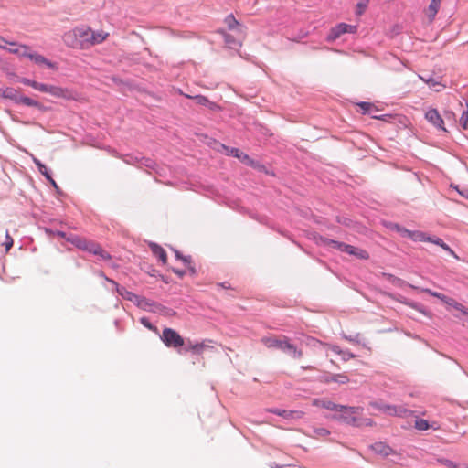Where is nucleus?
Masks as SVG:
<instances>
[{
  "mask_svg": "<svg viewBox=\"0 0 468 468\" xmlns=\"http://www.w3.org/2000/svg\"><path fill=\"white\" fill-rule=\"evenodd\" d=\"M340 412V418L347 424L356 427L372 426L374 424L371 419L362 417L363 408L343 406Z\"/></svg>",
  "mask_w": 468,
  "mask_h": 468,
  "instance_id": "7ed1b4c3",
  "label": "nucleus"
},
{
  "mask_svg": "<svg viewBox=\"0 0 468 468\" xmlns=\"http://www.w3.org/2000/svg\"><path fill=\"white\" fill-rule=\"evenodd\" d=\"M218 33L221 34L224 37L225 44L229 48H236L241 46V41L237 39L234 36L227 33L225 30L220 29Z\"/></svg>",
  "mask_w": 468,
  "mask_h": 468,
  "instance_id": "2eb2a0df",
  "label": "nucleus"
},
{
  "mask_svg": "<svg viewBox=\"0 0 468 468\" xmlns=\"http://www.w3.org/2000/svg\"><path fill=\"white\" fill-rule=\"evenodd\" d=\"M466 106L467 109L463 111L461 117H468V104Z\"/></svg>",
  "mask_w": 468,
  "mask_h": 468,
  "instance_id": "3c124183",
  "label": "nucleus"
},
{
  "mask_svg": "<svg viewBox=\"0 0 468 468\" xmlns=\"http://www.w3.org/2000/svg\"><path fill=\"white\" fill-rule=\"evenodd\" d=\"M440 247L442 248L445 251L449 252L454 258L458 259V256L455 254V252L446 243L442 242Z\"/></svg>",
  "mask_w": 468,
  "mask_h": 468,
  "instance_id": "e433bc0d",
  "label": "nucleus"
},
{
  "mask_svg": "<svg viewBox=\"0 0 468 468\" xmlns=\"http://www.w3.org/2000/svg\"><path fill=\"white\" fill-rule=\"evenodd\" d=\"M397 115H392V114H388V113H385V114H381V115H374L373 117H383V118H386V117H396Z\"/></svg>",
  "mask_w": 468,
  "mask_h": 468,
  "instance_id": "09e8293b",
  "label": "nucleus"
},
{
  "mask_svg": "<svg viewBox=\"0 0 468 468\" xmlns=\"http://www.w3.org/2000/svg\"><path fill=\"white\" fill-rule=\"evenodd\" d=\"M89 27L80 26L67 31L63 35V41L65 45L75 49H88Z\"/></svg>",
  "mask_w": 468,
  "mask_h": 468,
  "instance_id": "f03ea898",
  "label": "nucleus"
},
{
  "mask_svg": "<svg viewBox=\"0 0 468 468\" xmlns=\"http://www.w3.org/2000/svg\"><path fill=\"white\" fill-rule=\"evenodd\" d=\"M370 406L390 416L404 417L410 412L409 410L402 406H391L378 402H371Z\"/></svg>",
  "mask_w": 468,
  "mask_h": 468,
  "instance_id": "423d86ee",
  "label": "nucleus"
},
{
  "mask_svg": "<svg viewBox=\"0 0 468 468\" xmlns=\"http://www.w3.org/2000/svg\"><path fill=\"white\" fill-rule=\"evenodd\" d=\"M410 239L414 241H429L431 240V237H428L422 231H412V234H410Z\"/></svg>",
  "mask_w": 468,
  "mask_h": 468,
  "instance_id": "a878e982",
  "label": "nucleus"
},
{
  "mask_svg": "<svg viewBox=\"0 0 468 468\" xmlns=\"http://www.w3.org/2000/svg\"><path fill=\"white\" fill-rule=\"evenodd\" d=\"M436 85L441 86L439 83H437V82H433V81H432V86H436Z\"/></svg>",
  "mask_w": 468,
  "mask_h": 468,
  "instance_id": "6e6d98bb",
  "label": "nucleus"
},
{
  "mask_svg": "<svg viewBox=\"0 0 468 468\" xmlns=\"http://www.w3.org/2000/svg\"><path fill=\"white\" fill-rule=\"evenodd\" d=\"M332 380L339 384H346L349 378L346 374L342 373L332 375Z\"/></svg>",
  "mask_w": 468,
  "mask_h": 468,
  "instance_id": "c85d7f7f",
  "label": "nucleus"
},
{
  "mask_svg": "<svg viewBox=\"0 0 468 468\" xmlns=\"http://www.w3.org/2000/svg\"><path fill=\"white\" fill-rule=\"evenodd\" d=\"M322 380H323L324 383L334 382V381L332 380V375H326V376H324Z\"/></svg>",
  "mask_w": 468,
  "mask_h": 468,
  "instance_id": "c03bdc74",
  "label": "nucleus"
},
{
  "mask_svg": "<svg viewBox=\"0 0 468 468\" xmlns=\"http://www.w3.org/2000/svg\"><path fill=\"white\" fill-rule=\"evenodd\" d=\"M161 338L168 347L177 348L185 344L183 337L171 328L164 329Z\"/></svg>",
  "mask_w": 468,
  "mask_h": 468,
  "instance_id": "39448f33",
  "label": "nucleus"
},
{
  "mask_svg": "<svg viewBox=\"0 0 468 468\" xmlns=\"http://www.w3.org/2000/svg\"><path fill=\"white\" fill-rule=\"evenodd\" d=\"M388 227H389L392 230H396V231H397V232H399V233L400 232V230H401V229H402V227H400L399 225H398V224H393V223H390V224L388 225Z\"/></svg>",
  "mask_w": 468,
  "mask_h": 468,
  "instance_id": "79ce46f5",
  "label": "nucleus"
},
{
  "mask_svg": "<svg viewBox=\"0 0 468 468\" xmlns=\"http://www.w3.org/2000/svg\"><path fill=\"white\" fill-rule=\"evenodd\" d=\"M303 415L302 410H286L285 419H301Z\"/></svg>",
  "mask_w": 468,
  "mask_h": 468,
  "instance_id": "c756f323",
  "label": "nucleus"
},
{
  "mask_svg": "<svg viewBox=\"0 0 468 468\" xmlns=\"http://www.w3.org/2000/svg\"><path fill=\"white\" fill-rule=\"evenodd\" d=\"M148 329H152V325L148 323L147 324Z\"/></svg>",
  "mask_w": 468,
  "mask_h": 468,
  "instance_id": "13d9d810",
  "label": "nucleus"
},
{
  "mask_svg": "<svg viewBox=\"0 0 468 468\" xmlns=\"http://www.w3.org/2000/svg\"><path fill=\"white\" fill-rule=\"evenodd\" d=\"M348 249H346V253H348L350 255H354L358 259L362 260H367L369 258V254L367 250L354 247L352 245L347 246Z\"/></svg>",
  "mask_w": 468,
  "mask_h": 468,
  "instance_id": "6ab92c4d",
  "label": "nucleus"
},
{
  "mask_svg": "<svg viewBox=\"0 0 468 468\" xmlns=\"http://www.w3.org/2000/svg\"><path fill=\"white\" fill-rule=\"evenodd\" d=\"M421 292H426L433 297H436L438 299H440L441 301H442L443 303H446L447 300L449 297H447L446 295L441 293V292H433L430 289H421Z\"/></svg>",
  "mask_w": 468,
  "mask_h": 468,
  "instance_id": "cd10ccee",
  "label": "nucleus"
},
{
  "mask_svg": "<svg viewBox=\"0 0 468 468\" xmlns=\"http://www.w3.org/2000/svg\"><path fill=\"white\" fill-rule=\"evenodd\" d=\"M356 26L348 25L346 23H339L335 27L331 28L326 37V40L328 42H333L345 33H356Z\"/></svg>",
  "mask_w": 468,
  "mask_h": 468,
  "instance_id": "0eeeda50",
  "label": "nucleus"
},
{
  "mask_svg": "<svg viewBox=\"0 0 468 468\" xmlns=\"http://www.w3.org/2000/svg\"><path fill=\"white\" fill-rule=\"evenodd\" d=\"M446 304L452 306L454 309L460 311L462 314L468 315V308L463 306L462 303L456 302L454 299L449 297L446 302Z\"/></svg>",
  "mask_w": 468,
  "mask_h": 468,
  "instance_id": "393cba45",
  "label": "nucleus"
},
{
  "mask_svg": "<svg viewBox=\"0 0 468 468\" xmlns=\"http://www.w3.org/2000/svg\"><path fill=\"white\" fill-rule=\"evenodd\" d=\"M303 369H307V370H313L314 367L313 366H306V367H303Z\"/></svg>",
  "mask_w": 468,
  "mask_h": 468,
  "instance_id": "603ef678",
  "label": "nucleus"
},
{
  "mask_svg": "<svg viewBox=\"0 0 468 468\" xmlns=\"http://www.w3.org/2000/svg\"><path fill=\"white\" fill-rule=\"evenodd\" d=\"M409 286L411 287V288L416 289V287L414 285L410 284Z\"/></svg>",
  "mask_w": 468,
  "mask_h": 468,
  "instance_id": "bf43d9fd",
  "label": "nucleus"
},
{
  "mask_svg": "<svg viewBox=\"0 0 468 468\" xmlns=\"http://www.w3.org/2000/svg\"><path fill=\"white\" fill-rule=\"evenodd\" d=\"M276 468H282V467H276Z\"/></svg>",
  "mask_w": 468,
  "mask_h": 468,
  "instance_id": "052dcab7",
  "label": "nucleus"
},
{
  "mask_svg": "<svg viewBox=\"0 0 468 468\" xmlns=\"http://www.w3.org/2000/svg\"><path fill=\"white\" fill-rule=\"evenodd\" d=\"M176 258L181 259V260H182V261H184L185 262H187V261H188V260H187V258H186V257H182V256H180V254H179L178 252H176Z\"/></svg>",
  "mask_w": 468,
  "mask_h": 468,
  "instance_id": "8fccbe9b",
  "label": "nucleus"
},
{
  "mask_svg": "<svg viewBox=\"0 0 468 468\" xmlns=\"http://www.w3.org/2000/svg\"><path fill=\"white\" fill-rule=\"evenodd\" d=\"M30 87H32L33 89H35L37 90L44 92V90L46 89V84L40 83V82H37V81L32 80V81L30 83Z\"/></svg>",
  "mask_w": 468,
  "mask_h": 468,
  "instance_id": "c9c22d12",
  "label": "nucleus"
},
{
  "mask_svg": "<svg viewBox=\"0 0 468 468\" xmlns=\"http://www.w3.org/2000/svg\"><path fill=\"white\" fill-rule=\"evenodd\" d=\"M184 95V93H182ZM186 98L192 99L195 101L196 104L204 106L211 110L212 112H217L220 109V107L215 102L210 101L207 97L202 95H192V94H185Z\"/></svg>",
  "mask_w": 468,
  "mask_h": 468,
  "instance_id": "1a4fd4ad",
  "label": "nucleus"
},
{
  "mask_svg": "<svg viewBox=\"0 0 468 468\" xmlns=\"http://www.w3.org/2000/svg\"><path fill=\"white\" fill-rule=\"evenodd\" d=\"M322 242L325 246H328L330 248H333V249H335V250H338L344 251V252H346V249H348L347 248L348 244H346L344 242H339L336 240H333V239H322Z\"/></svg>",
  "mask_w": 468,
  "mask_h": 468,
  "instance_id": "aec40b11",
  "label": "nucleus"
},
{
  "mask_svg": "<svg viewBox=\"0 0 468 468\" xmlns=\"http://www.w3.org/2000/svg\"><path fill=\"white\" fill-rule=\"evenodd\" d=\"M424 117H441V116L436 109H431L425 113Z\"/></svg>",
  "mask_w": 468,
  "mask_h": 468,
  "instance_id": "4c0bfd02",
  "label": "nucleus"
},
{
  "mask_svg": "<svg viewBox=\"0 0 468 468\" xmlns=\"http://www.w3.org/2000/svg\"><path fill=\"white\" fill-rule=\"evenodd\" d=\"M20 81H21L23 84H25V85L30 86V83H31L32 80H30V79H27V78H22V79L20 80Z\"/></svg>",
  "mask_w": 468,
  "mask_h": 468,
  "instance_id": "49530a36",
  "label": "nucleus"
},
{
  "mask_svg": "<svg viewBox=\"0 0 468 468\" xmlns=\"http://www.w3.org/2000/svg\"><path fill=\"white\" fill-rule=\"evenodd\" d=\"M211 341L208 340V341H204V342H201V343H196V344H192V343H189L186 349L193 352L194 354H197V355H200L203 353V351L205 349H210V348H213L211 346H209L207 343H210Z\"/></svg>",
  "mask_w": 468,
  "mask_h": 468,
  "instance_id": "f3484780",
  "label": "nucleus"
},
{
  "mask_svg": "<svg viewBox=\"0 0 468 468\" xmlns=\"http://www.w3.org/2000/svg\"><path fill=\"white\" fill-rule=\"evenodd\" d=\"M88 40H86V43L88 44V48L99 45L102 42H104L108 37L109 33L105 32L103 30L94 31L89 27V35H88Z\"/></svg>",
  "mask_w": 468,
  "mask_h": 468,
  "instance_id": "6e6552de",
  "label": "nucleus"
},
{
  "mask_svg": "<svg viewBox=\"0 0 468 468\" xmlns=\"http://www.w3.org/2000/svg\"><path fill=\"white\" fill-rule=\"evenodd\" d=\"M148 246L154 256H155L163 265H165L167 262V255L165 249L155 243H148Z\"/></svg>",
  "mask_w": 468,
  "mask_h": 468,
  "instance_id": "4468645a",
  "label": "nucleus"
},
{
  "mask_svg": "<svg viewBox=\"0 0 468 468\" xmlns=\"http://www.w3.org/2000/svg\"><path fill=\"white\" fill-rule=\"evenodd\" d=\"M399 234L402 236V237H408L410 238V234H412V231L411 230H409V229H406L405 228H402Z\"/></svg>",
  "mask_w": 468,
  "mask_h": 468,
  "instance_id": "ea45409f",
  "label": "nucleus"
},
{
  "mask_svg": "<svg viewBox=\"0 0 468 468\" xmlns=\"http://www.w3.org/2000/svg\"><path fill=\"white\" fill-rule=\"evenodd\" d=\"M355 106L357 108L356 112L362 115L370 114L373 112L378 111V107L371 102L362 101L356 103Z\"/></svg>",
  "mask_w": 468,
  "mask_h": 468,
  "instance_id": "dca6fc26",
  "label": "nucleus"
},
{
  "mask_svg": "<svg viewBox=\"0 0 468 468\" xmlns=\"http://www.w3.org/2000/svg\"><path fill=\"white\" fill-rule=\"evenodd\" d=\"M208 144L213 147L215 148L216 150H218V152H222L224 153L226 155H229V156H234L236 157L239 152V149L238 148H234V147H229L219 142H217L215 140H210L208 142Z\"/></svg>",
  "mask_w": 468,
  "mask_h": 468,
  "instance_id": "ddd939ff",
  "label": "nucleus"
},
{
  "mask_svg": "<svg viewBox=\"0 0 468 468\" xmlns=\"http://www.w3.org/2000/svg\"><path fill=\"white\" fill-rule=\"evenodd\" d=\"M353 357H355V355H353L351 353H344L343 354V358L345 360L349 359V358H353Z\"/></svg>",
  "mask_w": 468,
  "mask_h": 468,
  "instance_id": "de8ad7c7",
  "label": "nucleus"
},
{
  "mask_svg": "<svg viewBox=\"0 0 468 468\" xmlns=\"http://www.w3.org/2000/svg\"><path fill=\"white\" fill-rule=\"evenodd\" d=\"M438 462L448 468H459V464L447 459H439Z\"/></svg>",
  "mask_w": 468,
  "mask_h": 468,
  "instance_id": "72a5a7b5",
  "label": "nucleus"
},
{
  "mask_svg": "<svg viewBox=\"0 0 468 468\" xmlns=\"http://www.w3.org/2000/svg\"><path fill=\"white\" fill-rule=\"evenodd\" d=\"M224 22L229 30H236L239 35L245 37L247 29L246 27L241 25L232 14L228 15L225 17Z\"/></svg>",
  "mask_w": 468,
  "mask_h": 468,
  "instance_id": "9b49d317",
  "label": "nucleus"
},
{
  "mask_svg": "<svg viewBox=\"0 0 468 468\" xmlns=\"http://www.w3.org/2000/svg\"><path fill=\"white\" fill-rule=\"evenodd\" d=\"M429 242H432L438 246H441V244H442V242H444V241L440 238H436V239L431 238V240H429Z\"/></svg>",
  "mask_w": 468,
  "mask_h": 468,
  "instance_id": "37998d69",
  "label": "nucleus"
},
{
  "mask_svg": "<svg viewBox=\"0 0 468 468\" xmlns=\"http://www.w3.org/2000/svg\"><path fill=\"white\" fill-rule=\"evenodd\" d=\"M45 93H48L56 98H61L65 100H78V93L68 88H62L55 85L46 84Z\"/></svg>",
  "mask_w": 468,
  "mask_h": 468,
  "instance_id": "20e7f679",
  "label": "nucleus"
},
{
  "mask_svg": "<svg viewBox=\"0 0 468 468\" xmlns=\"http://www.w3.org/2000/svg\"><path fill=\"white\" fill-rule=\"evenodd\" d=\"M236 158H238L240 162H242L243 164H245L249 166H251V167L257 166V163L253 159H251L247 154H245L241 151L239 152Z\"/></svg>",
  "mask_w": 468,
  "mask_h": 468,
  "instance_id": "b1692460",
  "label": "nucleus"
},
{
  "mask_svg": "<svg viewBox=\"0 0 468 468\" xmlns=\"http://www.w3.org/2000/svg\"><path fill=\"white\" fill-rule=\"evenodd\" d=\"M270 411L276 415L285 418L286 410H282L275 409V410H270Z\"/></svg>",
  "mask_w": 468,
  "mask_h": 468,
  "instance_id": "58836bf2",
  "label": "nucleus"
},
{
  "mask_svg": "<svg viewBox=\"0 0 468 468\" xmlns=\"http://www.w3.org/2000/svg\"><path fill=\"white\" fill-rule=\"evenodd\" d=\"M17 101L22 102L23 104L27 105V106H39L37 101H36L28 97H26V96L19 95Z\"/></svg>",
  "mask_w": 468,
  "mask_h": 468,
  "instance_id": "7c9ffc66",
  "label": "nucleus"
},
{
  "mask_svg": "<svg viewBox=\"0 0 468 468\" xmlns=\"http://www.w3.org/2000/svg\"><path fill=\"white\" fill-rule=\"evenodd\" d=\"M7 51L18 56L19 58H27L37 65H45L48 69H57L56 63L47 59L44 56L33 51L30 47L24 44L10 42Z\"/></svg>",
  "mask_w": 468,
  "mask_h": 468,
  "instance_id": "f257e3e1",
  "label": "nucleus"
},
{
  "mask_svg": "<svg viewBox=\"0 0 468 468\" xmlns=\"http://www.w3.org/2000/svg\"><path fill=\"white\" fill-rule=\"evenodd\" d=\"M175 272H176V274H178L179 276H181V277L184 275V271H175Z\"/></svg>",
  "mask_w": 468,
  "mask_h": 468,
  "instance_id": "864d4df0",
  "label": "nucleus"
},
{
  "mask_svg": "<svg viewBox=\"0 0 468 468\" xmlns=\"http://www.w3.org/2000/svg\"><path fill=\"white\" fill-rule=\"evenodd\" d=\"M8 76H9L10 78H13V77H15V74H13V73H9V74H8Z\"/></svg>",
  "mask_w": 468,
  "mask_h": 468,
  "instance_id": "4d7b16f0",
  "label": "nucleus"
},
{
  "mask_svg": "<svg viewBox=\"0 0 468 468\" xmlns=\"http://www.w3.org/2000/svg\"><path fill=\"white\" fill-rule=\"evenodd\" d=\"M314 405L322 407V408H324V409H327L330 410H337V411H340L341 407H342V406L336 405L334 402L329 401V400H318V399L314 400Z\"/></svg>",
  "mask_w": 468,
  "mask_h": 468,
  "instance_id": "4be33fe9",
  "label": "nucleus"
},
{
  "mask_svg": "<svg viewBox=\"0 0 468 468\" xmlns=\"http://www.w3.org/2000/svg\"><path fill=\"white\" fill-rule=\"evenodd\" d=\"M370 0H360L356 5V15L361 16L366 8L367 7V5Z\"/></svg>",
  "mask_w": 468,
  "mask_h": 468,
  "instance_id": "2f4dec72",
  "label": "nucleus"
},
{
  "mask_svg": "<svg viewBox=\"0 0 468 468\" xmlns=\"http://www.w3.org/2000/svg\"><path fill=\"white\" fill-rule=\"evenodd\" d=\"M372 450L378 454L388 456L393 453V450L384 442H376L371 446Z\"/></svg>",
  "mask_w": 468,
  "mask_h": 468,
  "instance_id": "a211bd4d",
  "label": "nucleus"
},
{
  "mask_svg": "<svg viewBox=\"0 0 468 468\" xmlns=\"http://www.w3.org/2000/svg\"><path fill=\"white\" fill-rule=\"evenodd\" d=\"M414 427L419 430V431H426L428 430L431 426L428 422V420H424V419H417L415 420V424H414Z\"/></svg>",
  "mask_w": 468,
  "mask_h": 468,
  "instance_id": "bb28decb",
  "label": "nucleus"
},
{
  "mask_svg": "<svg viewBox=\"0 0 468 468\" xmlns=\"http://www.w3.org/2000/svg\"><path fill=\"white\" fill-rule=\"evenodd\" d=\"M461 121V125L463 129H467L468 128V119H460Z\"/></svg>",
  "mask_w": 468,
  "mask_h": 468,
  "instance_id": "a18cd8bd",
  "label": "nucleus"
},
{
  "mask_svg": "<svg viewBox=\"0 0 468 468\" xmlns=\"http://www.w3.org/2000/svg\"><path fill=\"white\" fill-rule=\"evenodd\" d=\"M441 0H431V4L429 5L427 15L430 21H433L434 17L436 16L441 6Z\"/></svg>",
  "mask_w": 468,
  "mask_h": 468,
  "instance_id": "412c9836",
  "label": "nucleus"
},
{
  "mask_svg": "<svg viewBox=\"0 0 468 468\" xmlns=\"http://www.w3.org/2000/svg\"><path fill=\"white\" fill-rule=\"evenodd\" d=\"M429 122L437 129L446 132L443 119H429Z\"/></svg>",
  "mask_w": 468,
  "mask_h": 468,
  "instance_id": "473e14b6",
  "label": "nucleus"
},
{
  "mask_svg": "<svg viewBox=\"0 0 468 468\" xmlns=\"http://www.w3.org/2000/svg\"><path fill=\"white\" fill-rule=\"evenodd\" d=\"M282 351L287 353L292 358L299 359L303 357V353L301 349L297 348L296 346L290 342V339L286 336L283 340L282 346L281 348Z\"/></svg>",
  "mask_w": 468,
  "mask_h": 468,
  "instance_id": "9d476101",
  "label": "nucleus"
},
{
  "mask_svg": "<svg viewBox=\"0 0 468 468\" xmlns=\"http://www.w3.org/2000/svg\"><path fill=\"white\" fill-rule=\"evenodd\" d=\"M335 352L338 353V354H341V352L337 349V347H334L333 349Z\"/></svg>",
  "mask_w": 468,
  "mask_h": 468,
  "instance_id": "5fc2aeb1",
  "label": "nucleus"
},
{
  "mask_svg": "<svg viewBox=\"0 0 468 468\" xmlns=\"http://www.w3.org/2000/svg\"><path fill=\"white\" fill-rule=\"evenodd\" d=\"M285 335H271L261 338V343L268 348H278L281 349L285 339Z\"/></svg>",
  "mask_w": 468,
  "mask_h": 468,
  "instance_id": "f8f14e48",
  "label": "nucleus"
},
{
  "mask_svg": "<svg viewBox=\"0 0 468 468\" xmlns=\"http://www.w3.org/2000/svg\"><path fill=\"white\" fill-rule=\"evenodd\" d=\"M314 432L316 437H325L330 434L329 431L324 428H314Z\"/></svg>",
  "mask_w": 468,
  "mask_h": 468,
  "instance_id": "f704fd0d",
  "label": "nucleus"
},
{
  "mask_svg": "<svg viewBox=\"0 0 468 468\" xmlns=\"http://www.w3.org/2000/svg\"><path fill=\"white\" fill-rule=\"evenodd\" d=\"M10 42H7L5 38L0 37V48L3 49L7 50L8 47L6 45H9Z\"/></svg>",
  "mask_w": 468,
  "mask_h": 468,
  "instance_id": "a19ab883",
  "label": "nucleus"
},
{
  "mask_svg": "<svg viewBox=\"0 0 468 468\" xmlns=\"http://www.w3.org/2000/svg\"><path fill=\"white\" fill-rule=\"evenodd\" d=\"M0 97L11 99L17 101L19 94L16 90L7 87L5 89H0Z\"/></svg>",
  "mask_w": 468,
  "mask_h": 468,
  "instance_id": "5701e85b",
  "label": "nucleus"
}]
</instances>
